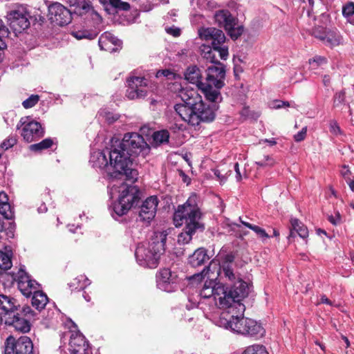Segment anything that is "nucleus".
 <instances>
[{"mask_svg":"<svg viewBox=\"0 0 354 354\" xmlns=\"http://www.w3.org/2000/svg\"><path fill=\"white\" fill-rule=\"evenodd\" d=\"M198 35L201 39L210 41L212 44L201 46V56L215 65L208 67L205 82H201V72L196 66L189 67L185 75L187 81L201 90L207 100L213 102L217 99L221 88V30L212 27L201 28Z\"/></svg>","mask_w":354,"mask_h":354,"instance_id":"obj_1","label":"nucleus"},{"mask_svg":"<svg viewBox=\"0 0 354 354\" xmlns=\"http://www.w3.org/2000/svg\"><path fill=\"white\" fill-rule=\"evenodd\" d=\"M110 164L114 171L109 174L111 182L115 180H126L134 183L138 173L131 168L133 157L145 158L150 153L151 148L144 138L138 133H127L122 140H111V145L107 149Z\"/></svg>","mask_w":354,"mask_h":354,"instance_id":"obj_2","label":"nucleus"},{"mask_svg":"<svg viewBox=\"0 0 354 354\" xmlns=\"http://www.w3.org/2000/svg\"><path fill=\"white\" fill-rule=\"evenodd\" d=\"M178 96L183 103L176 104L174 109L189 124L197 126L202 122H212L214 119L213 109L203 102L201 96L194 89L183 88Z\"/></svg>","mask_w":354,"mask_h":354,"instance_id":"obj_3","label":"nucleus"},{"mask_svg":"<svg viewBox=\"0 0 354 354\" xmlns=\"http://www.w3.org/2000/svg\"><path fill=\"white\" fill-rule=\"evenodd\" d=\"M201 218V212L196 203V195L190 196L183 205L178 207L174 214V223L176 227L185 224L183 232L178 236V243H189L195 233L205 230Z\"/></svg>","mask_w":354,"mask_h":354,"instance_id":"obj_4","label":"nucleus"},{"mask_svg":"<svg viewBox=\"0 0 354 354\" xmlns=\"http://www.w3.org/2000/svg\"><path fill=\"white\" fill-rule=\"evenodd\" d=\"M205 275H207V279L203 285L201 290L200 295L204 298L212 297L214 301V305L218 309L221 306V284L218 277L221 273V266L218 259H213L209 266L203 269L201 272L194 274L189 277L190 284L194 285L200 282L204 278Z\"/></svg>","mask_w":354,"mask_h":354,"instance_id":"obj_5","label":"nucleus"},{"mask_svg":"<svg viewBox=\"0 0 354 354\" xmlns=\"http://www.w3.org/2000/svg\"><path fill=\"white\" fill-rule=\"evenodd\" d=\"M223 328L230 332L246 337H259L264 335L262 326L255 320L243 317V313H237L231 310L223 309Z\"/></svg>","mask_w":354,"mask_h":354,"instance_id":"obj_6","label":"nucleus"},{"mask_svg":"<svg viewBox=\"0 0 354 354\" xmlns=\"http://www.w3.org/2000/svg\"><path fill=\"white\" fill-rule=\"evenodd\" d=\"M166 239L165 233L158 232L151 242L139 243L135 252L138 263L145 268H157L160 256L165 252Z\"/></svg>","mask_w":354,"mask_h":354,"instance_id":"obj_7","label":"nucleus"},{"mask_svg":"<svg viewBox=\"0 0 354 354\" xmlns=\"http://www.w3.org/2000/svg\"><path fill=\"white\" fill-rule=\"evenodd\" d=\"M223 309L236 311L239 308L244 310V306L240 301L248 295L249 288L247 283L243 280L232 284H223Z\"/></svg>","mask_w":354,"mask_h":354,"instance_id":"obj_8","label":"nucleus"},{"mask_svg":"<svg viewBox=\"0 0 354 354\" xmlns=\"http://www.w3.org/2000/svg\"><path fill=\"white\" fill-rule=\"evenodd\" d=\"M119 188L120 194L118 201L113 205L112 216L116 220L126 214L139 198L138 187L122 183Z\"/></svg>","mask_w":354,"mask_h":354,"instance_id":"obj_9","label":"nucleus"},{"mask_svg":"<svg viewBox=\"0 0 354 354\" xmlns=\"http://www.w3.org/2000/svg\"><path fill=\"white\" fill-rule=\"evenodd\" d=\"M238 5L234 1H229L223 9V27L227 35L233 40L237 39L243 34L244 26L238 19Z\"/></svg>","mask_w":354,"mask_h":354,"instance_id":"obj_10","label":"nucleus"},{"mask_svg":"<svg viewBox=\"0 0 354 354\" xmlns=\"http://www.w3.org/2000/svg\"><path fill=\"white\" fill-rule=\"evenodd\" d=\"M17 129H21V136L27 142H32L44 135L41 124L29 116L21 118L17 125Z\"/></svg>","mask_w":354,"mask_h":354,"instance_id":"obj_11","label":"nucleus"},{"mask_svg":"<svg viewBox=\"0 0 354 354\" xmlns=\"http://www.w3.org/2000/svg\"><path fill=\"white\" fill-rule=\"evenodd\" d=\"M223 275L225 278L224 284H232L243 281L238 270L235 253L230 252L223 257Z\"/></svg>","mask_w":354,"mask_h":354,"instance_id":"obj_12","label":"nucleus"},{"mask_svg":"<svg viewBox=\"0 0 354 354\" xmlns=\"http://www.w3.org/2000/svg\"><path fill=\"white\" fill-rule=\"evenodd\" d=\"M128 88L126 95L130 100L143 98L149 89V80L142 77H130L127 80Z\"/></svg>","mask_w":354,"mask_h":354,"instance_id":"obj_13","label":"nucleus"},{"mask_svg":"<svg viewBox=\"0 0 354 354\" xmlns=\"http://www.w3.org/2000/svg\"><path fill=\"white\" fill-rule=\"evenodd\" d=\"M12 282L16 281L20 292L26 297H28L32 294L38 290L39 284L30 279V277L20 268L16 276L12 275Z\"/></svg>","mask_w":354,"mask_h":354,"instance_id":"obj_14","label":"nucleus"},{"mask_svg":"<svg viewBox=\"0 0 354 354\" xmlns=\"http://www.w3.org/2000/svg\"><path fill=\"white\" fill-rule=\"evenodd\" d=\"M48 13L51 22L60 26L68 24L72 20L71 12L57 2L49 6Z\"/></svg>","mask_w":354,"mask_h":354,"instance_id":"obj_15","label":"nucleus"},{"mask_svg":"<svg viewBox=\"0 0 354 354\" xmlns=\"http://www.w3.org/2000/svg\"><path fill=\"white\" fill-rule=\"evenodd\" d=\"M158 204V200L156 196L148 197L140 207L137 221L148 225L156 216Z\"/></svg>","mask_w":354,"mask_h":354,"instance_id":"obj_16","label":"nucleus"},{"mask_svg":"<svg viewBox=\"0 0 354 354\" xmlns=\"http://www.w3.org/2000/svg\"><path fill=\"white\" fill-rule=\"evenodd\" d=\"M8 21L11 28L17 32H21L30 26L28 14L24 10L10 11L7 15Z\"/></svg>","mask_w":354,"mask_h":354,"instance_id":"obj_17","label":"nucleus"},{"mask_svg":"<svg viewBox=\"0 0 354 354\" xmlns=\"http://www.w3.org/2000/svg\"><path fill=\"white\" fill-rule=\"evenodd\" d=\"M158 287L166 292H172L176 288L177 275L169 268L161 270L156 277Z\"/></svg>","mask_w":354,"mask_h":354,"instance_id":"obj_18","label":"nucleus"},{"mask_svg":"<svg viewBox=\"0 0 354 354\" xmlns=\"http://www.w3.org/2000/svg\"><path fill=\"white\" fill-rule=\"evenodd\" d=\"M88 348V343L82 334L79 333L71 334L68 348L71 354H86Z\"/></svg>","mask_w":354,"mask_h":354,"instance_id":"obj_19","label":"nucleus"},{"mask_svg":"<svg viewBox=\"0 0 354 354\" xmlns=\"http://www.w3.org/2000/svg\"><path fill=\"white\" fill-rule=\"evenodd\" d=\"M5 322L7 325L12 326L16 330L21 333H28L30 329V324L28 319L20 316L18 312L6 317Z\"/></svg>","mask_w":354,"mask_h":354,"instance_id":"obj_20","label":"nucleus"},{"mask_svg":"<svg viewBox=\"0 0 354 354\" xmlns=\"http://www.w3.org/2000/svg\"><path fill=\"white\" fill-rule=\"evenodd\" d=\"M209 259L207 250L203 248L196 249L189 256L188 263L193 268H197L205 264Z\"/></svg>","mask_w":354,"mask_h":354,"instance_id":"obj_21","label":"nucleus"},{"mask_svg":"<svg viewBox=\"0 0 354 354\" xmlns=\"http://www.w3.org/2000/svg\"><path fill=\"white\" fill-rule=\"evenodd\" d=\"M15 354H35L33 344L28 337L22 336L17 340Z\"/></svg>","mask_w":354,"mask_h":354,"instance_id":"obj_22","label":"nucleus"},{"mask_svg":"<svg viewBox=\"0 0 354 354\" xmlns=\"http://www.w3.org/2000/svg\"><path fill=\"white\" fill-rule=\"evenodd\" d=\"M314 37L322 41L330 47L337 46L343 43V37L339 32L335 31L328 32L326 36L318 35L314 32Z\"/></svg>","mask_w":354,"mask_h":354,"instance_id":"obj_23","label":"nucleus"},{"mask_svg":"<svg viewBox=\"0 0 354 354\" xmlns=\"http://www.w3.org/2000/svg\"><path fill=\"white\" fill-rule=\"evenodd\" d=\"M17 301L4 295H0V310L5 316L10 317L17 310Z\"/></svg>","mask_w":354,"mask_h":354,"instance_id":"obj_24","label":"nucleus"},{"mask_svg":"<svg viewBox=\"0 0 354 354\" xmlns=\"http://www.w3.org/2000/svg\"><path fill=\"white\" fill-rule=\"evenodd\" d=\"M99 46L102 49L106 50L109 49V44H113L116 48H113L111 50H115L118 47H121L122 41L109 32H104L99 39Z\"/></svg>","mask_w":354,"mask_h":354,"instance_id":"obj_25","label":"nucleus"},{"mask_svg":"<svg viewBox=\"0 0 354 354\" xmlns=\"http://www.w3.org/2000/svg\"><path fill=\"white\" fill-rule=\"evenodd\" d=\"M0 214L8 220L14 217V212L8 201V196L4 192H0Z\"/></svg>","mask_w":354,"mask_h":354,"instance_id":"obj_26","label":"nucleus"},{"mask_svg":"<svg viewBox=\"0 0 354 354\" xmlns=\"http://www.w3.org/2000/svg\"><path fill=\"white\" fill-rule=\"evenodd\" d=\"M290 225L291 228L289 239L295 236V232H297L302 239H306L308 236V230L307 227L297 218H292L290 219Z\"/></svg>","mask_w":354,"mask_h":354,"instance_id":"obj_27","label":"nucleus"},{"mask_svg":"<svg viewBox=\"0 0 354 354\" xmlns=\"http://www.w3.org/2000/svg\"><path fill=\"white\" fill-rule=\"evenodd\" d=\"M90 161L93 162V167L99 168H105L110 164V161L107 160L106 155L104 151H94L91 156ZM111 167V165H110ZM113 168V167L112 166Z\"/></svg>","mask_w":354,"mask_h":354,"instance_id":"obj_28","label":"nucleus"},{"mask_svg":"<svg viewBox=\"0 0 354 354\" xmlns=\"http://www.w3.org/2000/svg\"><path fill=\"white\" fill-rule=\"evenodd\" d=\"M48 301V298L47 295L42 291L38 290L33 293V296L32 298V305L36 309L39 310H42L46 306Z\"/></svg>","mask_w":354,"mask_h":354,"instance_id":"obj_29","label":"nucleus"},{"mask_svg":"<svg viewBox=\"0 0 354 354\" xmlns=\"http://www.w3.org/2000/svg\"><path fill=\"white\" fill-rule=\"evenodd\" d=\"M91 283L89 279L84 275H80L75 278L69 284L72 290L84 289Z\"/></svg>","mask_w":354,"mask_h":354,"instance_id":"obj_30","label":"nucleus"},{"mask_svg":"<svg viewBox=\"0 0 354 354\" xmlns=\"http://www.w3.org/2000/svg\"><path fill=\"white\" fill-rule=\"evenodd\" d=\"M342 15L347 21L354 25V3L348 2L342 7Z\"/></svg>","mask_w":354,"mask_h":354,"instance_id":"obj_31","label":"nucleus"},{"mask_svg":"<svg viewBox=\"0 0 354 354\" xmlns=\"http://www.w3.org/2000/svg\"><path fill=\"white\" fill-rule=\"evenodd\" d=\"M169 133L167 130H160L153 133V140L156 145H162L169 142Z\"/></svg>","mask_w":354,"mask_h":354,"instance_id":"obj_32","label":"nucleus"},{"mask_svg":"<svg viewBox=\"0 0 354 354\" xmlns=\"http://www.w3.org/2000/svg\"><path fill=\"white\" fill-rule=\"evenodd\" d=\"M53 144L51 138H46L39 143L33 144L30 146V149L35 152H40L44 149L50 148Z\"/></svg>","mask_w":354,"mask_h":354,"instance_id":"obj_33","label":"nucleus"},{"mask_svg":"<svg viewBox=\"0 0 354 354\" xmlns=\"http://www.w3.org/2000/svg\"><path fill=\"white\" fill-rule=\"evenodd\" d=\"M242 354H269L265 346L253 344L245 348Z\"/></svg>","mask_w":354,"mask_h":354,"instance_id":"obj_34","label":"nucleus"},{"mask_svg":"<svg viewBox=\"0 0 354 354\" xmlns=\"http://www.w3.org/2000/svg\"><path fill=\"white\" fill-rule=\"evenodd\" d=\"M109 4L118 10L128 11L130 10V4L122 0H108Z\"/></svg>","mask_w":354,"mask_h":354,"instance_id":"obj_35","label":"nucleus"},{"mask_svg":"<svg viewBox=\"0 0 354 354\" xmlns=\"http://www.w3.org/2000/svg\"><path fill=\"white\" fill-rule=\"evenodd\" d=\"M72 35L77 39H93L96 37V34L89 32L86 30L73 31Z\"/></svg>","mask_w":354,"mask_h":354,"instance_id":"obj_36","label":"nucleus"},{"mask_svg":"<svg viewBox=\"0 0 354 354\" xmlns=\"http://www.w3.org/2000/svg\"><path fill=\"white\" fill-rule=\"evenodd\" d=\"M17 306V310H15V313L18 312L20 314V316L25 317L26 319H30L35 315L33 310L28 306H24L22 308H20L19 304Z\"/></svg>","mask_w":354,"mask_h":354,"instance_id":"obj_37","label":"nucleus"},{"mask_svg":"<svg viewBox=\"0 0 354 354\" xmlns=\"http://www.w3.org/2000/svg\"><path fill=\"white\" fill-rule=\"evenodd\" d=\"M345 95L346 94L344 91L335 93L333 99V106L335 108H340L342 106L344 105Z\"/></svg>","mask_w":354,"mask_h":354,"instance_id":"obj_38","label":"nucleus"},{"mask_svg":"<svg viewBox=\"0 0 354 354\" xmlns=\"http://www.w3.org/2000/svg\"><path fill=\"white\" fill-rule=\"evenodd\" d=\"M15 339L10 336L5 343L4 354H15Z\"/></svg>","mask_w":354,"mask_h":354,"instance_id":"obj_39","label":"nucleus"},{"mask_svg":"<svg viewBox=\"0 0 354 354\" xmlns=\"http://www.w3.org/2000/svg\"><path fill=\"white\" fill-rule=\"evenodd\" d=\"M255 162L260 167H270L274 164V160L270 156H264L262 158L257 157Z\"/></svg>","mask_w":354,"mask_h":354,"instance_id":"obj_40","label":"nucleus"},{"mask_svg":"<svg viewBox=\"0 0 354 354\" xmlns=\"http://www.w3.org/2000/svg\"><path fill=\"white\" fill-rule=\"evenodd\" d=\"M39 100V97L38 95H32L22 102V105L25 109H30L33 107L38 102Z\"/></svg>","mask_w":354,"mask_h":354,"instance_id":"obj_41","label":"nucleus"},{"mask_svg":"<svg viewBox=\"0 0 354 354\" xmlns=\"http://www.w3.org/2000/svg\"><path fill=\"white\" fill-rule=\"evenodd\" d=\"M17 142V140L16 137L10 136L1 143L0 147L3 150H8V149L12 147L15 145H16Z\"/></svg>","mask_w":354,"mask_h":354,"instance_id":"obj_42","label":"nucleus"},{"mask_svg":"<svg viewBox=\"0 0 354 354\" xmlns=\"http://www.w3.org/2000/svg\"><path fill=\"white\" fill-rule=\"evenodd\" d=\"M330 131L335 136L340 135L342 133L340 127L335 120H331L330 122Z\"/></svg>","mask_w":354,"mask_h":354,"instance_id":"obj_43","label":"nucleus"},{"mask_svg":"<svg viewBox=\"0 0 354 354\" xmlns=\"http://www.w3.org/2000/svg\"><path fill=\"white\" fill-rule=\"evenodd\" d=\"M251 230L262 239H267L269 237V235L266 233V232L263 228L257 225H253Z\"/></svg>","mask_w":354,"mask_h":354,"instance_id":"obj_44","label":"nucleus"},{"mask_svg":"<svg viewBox=\"0 0 354 354\" xmlns=\"http://www.w3.org/2000/svg\"><path fill=\"white\" fill-rule=\"evenodd\" d=\"M90 10H91V6L88 3H84L81 7L77 8L75 12L82 15Z\"/></svg>","mask_w":354,"mask_h":354,"instance_id":"obj_45","label":"nucleus"},{"mask_svg":"<svg viewBox=\"0 0 354 354\" xmlns=\"http://www.w3.org/2000/svg\"><path fill=\"white\" fill-rule=\"evenodd\" d=\"M306 132H307V127H305L302 128V129L299 132H298L297 134L295 135V136H294L295 140L296 142H301V141L304 140V138H306Z\"/></svg>","mask_w":354,"mask_h":354,"instance_id":"obj_46","label":"nucleus"},{"mask_svg":"<svg viewBox=\"0 0 354 354\" xmlns=\"http://www.w3.org/2000/svg\"><path fill=\"white\" fill-rule=\"evenodd\" d=\"M160 76L167 77L170 79L174 77V73L168 69L158 71L156 73V77H159Z\"/></svg>","mask_w":354,"mask_h":354,"instance_id":"obj_47","label":"nucleus"},{"mask_svg":"<svg viewBox=\"0 0 354 354\" xmlns=\"http://www.w3.org/2000/svg\"><path fill=\"white\" fill-rule=\"evenodd\" d=\"M328 221L335 225H339L342 222L341 216L338 212H337L335 216H329Z\"/></svg>","mask_w":354,"mask_h":354,"instance_id":"obj_48","label":"nucleus"},{"mask_svg":"<svg viewBox=\"0 0 354 354\" xmlns=\"http://www.w3.org/2000/svg\"><path fill=\"white\" fill-rule=\"evenodd\" d=\"M165 30L168 34L174 37H178L180 35V29L175 26L167 28Z\"/></svg>","mask_w":354,"mask_h":354,"instance_id":"obj_49","label":"nucleus"},{"mask_svg":"<svg viewBox=\"0 0 354 354\" xmlns=\"http://www.w3.org/2000/svg\"><path fill=\"white\" fill-rule=\"evenodd\" d=\"M351 173L348 167L346 165H344L342 167V169H341V175L343 176V178L346 180L348 179H350V176Z\"/></svg>","mask_w":354,"mask_h":354,"instance_id":"obj_50","label":"nucleus"},{"mask_svg":"<svg viewBox=\"0 0 354 354\" xmlns=\"http://www.w3.org/2000/svg\"><path fill=\"white\" fill-rule=\"evenodd\" d=\"M0 33L3 35H8V29L5 26L3 20L0 19Z\"/></svg>","mask_w":354,"mask_h":354,"instance_id":"obj_51","label":"nucleus"},{"mask_svg":"<svg viewBox=\"0 0 354 354\" xmlns=\"http://www.w3.org/2000/svg\"><path fill=\"white\" fill-rule=\"evenodd\" d=\"M241 115L244 119H247V118H250L251 115L250 113L249 108L245 107V106L243 107L241 111Z\"/></svg>","mask_w":354,"mask_h":354,"instance_id":"obj_52","label":"nucleus"},{"mask_svg":"<svg viewBox=\"0 0 354 354\" xmlns=\"http://www.w3.org/2000/svg\"><path fill=\"white\" fill-rule=\"evenodd\" d=\"M326 304L328 305H332V302L325 295L322 296V297L320 298V301L319 302L317 303V304Z\"/></svg>","mask_w":354,"mask_h":354,"instance_id":"obj_53","label":"nucleus"},{"mask_svg":"<svg viewBox=\"0 0 354 354\" xmlns=\"http://www.w3.org/2000/svg\"><path fill=\"white\" fill-rule=\"evenodd\" d=\"M234 169L236 174L237 180H240L241 179V176L239 168V164L237 162L234 165Z\"/></svg>","mask_w":354,"mask_h":354,"instance_id":"obj_54","label":"nucleus"},{"mask_svg":"<svg viewBox=\"0 0 354 354\" xmlns=\"http://www.w3.org/2000/svg\"><path fill=\"white\" fill-rule=\"evenodd\" d=\"M243 70L241 66H235L234 68V73L236 78L239 77V75L242 73Z\"/></svg>","mask_w":354,"mask_h":354,"instance_id":"obj_55","label":"nucleus"},{"mask_svg":"<svg viewBox=\"0 0 354 354\" xmlns=\"http://www.w3.org/2000/svg\"><path fill=\"white\" fill-rule=\"evenodd\" d=\"M312 60L310 59L309 62L311 63ZM313 62H317L318 64L326 62V59L324 57H318L313 59Z\"/></svg>","mask_w":354,"mask_h":354,"instance_id":"obj_56","label":"nucleus"},{"mask_svg":"<svg viewBox=\"0 0 354 354\" xmlns=\"http://www.w3.org/2000/svg\"><path fill=\"white\" fill-rule=\"evenodd\" d=\"M346 181L348 183L351 191L354 192V177H353V179L350 178V179L346 180Z\"/></svg>","mask_w":354,"mask_h":354,"instance_id":"obj_57","label":"nucleus"},{"mask_svg":"<svg viewBox=\"0 0 354 354\" xmlns=\"http://www.w3.org/2000/svg\"><path fill=\"white\" fill-rule=\"evenodd\" d=\"M330 78L328 75H324L323 77V84L324 86H328L330 84Z\"/></svg>","mask_w":354,"mask_h":354,"instance_id":"obj_58","label":"nucleus"},{"mask_svg":"<svg viewBox=\"0 0 354 354\" xmlns=\"http://www.w3.org/2000/svg\"><path fill=\"white\" fill-rule=\"evenodd\" d=\"M228 56V48L223 46V59H225Z\"/></svg>","mask_w":354,"mask_h":354,"instance_id":"obj_59","label":"nucleus"},{"mask_svg":"<svg viewBox=\"0 0 354 354\" xmlns=\"http://www.w3.org/2000/svg\"><path fill=\"white\" fill-rule=\"evenodd\" d=\"M283 106H289L288 102H277V104H276L275 107L277 109L281 108Z\"/></svg>","mask_w":354,"mask_h":354,"instance_id":"obj_60","label":"nucleus"},{"mask_svg":"<svg viewBox=\"0 0 354 354\" xmlns=\"http://www.w3.org/2000/svg\"><path fill=\"white\" fill-rule=\"evenodd\" d=\"M263 141L264 142H268L271 146H273V145H276V143H277V142L274 139H271V140L266 139Z\"/></svg>","mask_w":354,"mask_h":354,"instance_id":"obj_61","label":"nucleus"},{"mask_svg":"<svg viewBox=\"0 0 354 354\" xmlns=\"http://www.w3.org/2000/svg\"><path fill=\"white\" fill-rule=\"evenodd\" d=\"M241 223H242L243 225H245V227H248V228H250V229H252V227H253V225H252V224H250V223H248V222L243 221H242V220H241Z\"/></svg>","mask_w":354,"mask_h":354,"instance_id":"obj_62","label":"nucleus"},{"mask_svg":"<svg viewBox=\"0 0 354 354\" xmlns=\"http://www.w3.org/2000/svg\"><path fill=\"white\" fill-rule=\"evenodd\" d=\"M214 175L216 176V178L218 179H220L221 178V172H220L219 169H214Z\"/></svg>","mask_w":354,"mask_h":354,"instance_id":"obj_63","label":"nucleus"},{"mask_svg":"<svg viewBox=\"0 0 354 354\" xmlns=\"http://www.w3.org/2000/svg\"><path fill=\"white\" fill-rule=\"evenodd\" d=\"M316 32L317 35H324V36H326V34H325L324 32H321L320 30L319 29H315L313 32V35L314 36V32Z\"/></svg>","mask_w":354,"mask_h":354,"instance_id":"obj_64","label":"nucleus"}]
</instances>
